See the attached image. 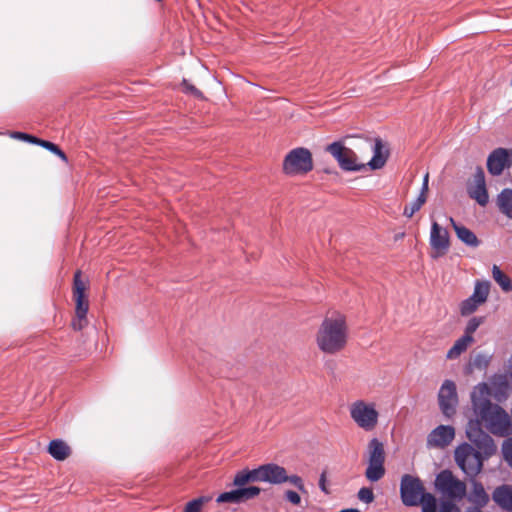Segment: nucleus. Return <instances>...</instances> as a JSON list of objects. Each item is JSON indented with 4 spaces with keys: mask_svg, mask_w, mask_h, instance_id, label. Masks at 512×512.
I'll list each match as a JSON object with an SVG mask.
<instances>
[{
    "mask_svg": "<svg viewBox=\"0 0 512 512\" xmlns=\"http://www.w3.org/2000/svg\"><path fill=\"white\" fill-rule=\"evenodd\" d=\"M466 436L472 444H460L454 452V458L462 472L469 479H474L481 472L484 461L496 453L497 447L493 438L482 429L478 419L468 421Z\"/></svg>",
    "mask_w": 512,
    "mask_h": 512,
    "instance_id": "1",
    "label": "nucleus"
},
{
    "mask_svg": "<svg viewBox=\"0 0 512 512\" xmlns=\"http://www.w3.org/2000/svg\"><path fill=\"white\" fill-rule=\"evenodd\" d=\"M348 331L343 315L326 317L317 332L316 342L319 349L326 354L341 351L347 343Z\"/></svg>",
    "mask_w": 512,
    "mask_h": 512,
    "instance_id": "2",
    "label": "nucleus"
},
{
    "mask_svg": "<svg viewBox=\"0 0 512 512\" xmlns=\"http://www.w3.org/2000/svg\"><path fill=\"white\" fill-rule=\"evenodd\" d=\"M480 423L483 421L486 428L494 435L508 436L512 432L511 421L506 411L498 404H493L489 399L482 401L479 412Z\"/></svg>",
    "mask_w": 512,
    "mask_h": 512,
    "instance_id": "3",
    "label": "nucleus"
},
{
    "mask_svg": "<svg viewBox=\"0 0 512 512\" xmlns=\"http://www.w3.org/2000/svg\"><path fill=\"white\" fill-rule=\"evenodd\" d=\"M313 169L312 153L308 148L297 147L284 157L282 171L287 176L306 175Z\"/></svg>",
    "mask_w": 512,
    "mask_h": 512,
    "instance_id": "4",
    "label": "nucleus"
},
{
    "mask_svg": "<svg viewBox=\"0 0 512 512\" xmlns=\"http://www.w3.org/2000/svg\"><path fill=\"white\" fill-rule=\"evenodd\" d=\"M326 151L337 161L341 170L345 172H358L366 169V165L358 163L354 150L344 145L342 141H334L326 147Z\"/></svg>",
    "mask_w": 512,
    "mask_h": 512,
    "instance_id": "5",
    "label": "nucleus"
},
{
    "mask_svg": "<svg viewBox=\"0 0 512 512\" xmlns=\"http://www.w3.org/2000/svg\"><path fill=\"white\" fill-rule=\"evenodd\" d=\"M384 462L383 443L378 438H372L368 443V466L365 471V476L370 482H377L384 476Z\"/></svg>",
    "mask_w": 512,
    "mask_h": 512,
    "instance_id": "6",
    "label": "nucleus"
},
{
    "mask_svg": "<svg viewBox=\"0 0 512 512\" xmlns=\"http://www.w3.org/2000/svg\"><path fill=\"white\" fill-rule=\"evenodd\" d=\"M425 493H427L425 487L418 477L410 474H404L401 477L400 497L405 506H418Z\"/></svg>",
    "mask_w": 512,
    "mask_h": 512,
    "instance_id": "7",
    "label": "nucleus"
},
{
    "mask_svg": "<svg viewBox=\"0 0 512 512\" xmlns=\"http://www.w3.org/2000/svg\"><path fill=\"white\" fill-rule=\"evenodd\" d=\"M351 418L366 431L374 429L378 422L379 413L373 404H367L362 400L354 402L350 408Z\"/></svg>",
    "mask_w": 512,
    "mask_h": 512,
    "instance_id": "8",
    "label": "nucleus"
},
{
    "mask_svg": "<svg viewBox=\"0 0 512 512\" xmlns=\"http://www.w3.org/2000/svg\"><path fill=\"white\" fill-rule=\"evenodd\" d=\"M438 402L442 413L446 417H452L456 413L458 395L456 384L452 380H445L438 392Z\"/></svg>",
    "mask_w": 512,
    "mask_h": 512,
    "instance_id": "9",
    "label": "nucleus"
},
{
    "mask_svg": "<svg viewBox=\"0 0 512 512\" xmlns=\"http://www.w3.org/2000/svg\"><path fill=\"white\" fill-rule=\"evenodd\" d=\"M489 294V283L476 282L471 296L463 300L460 304V313L462 316H468L475 312L477 308L486 302Z\"/></svg>",
    "mask_w": 512,
    "mask_h": 512,
    "instance_id": "10",
    "label": "nucleus"
},
{
    "mask_svg": "<svg viewBox=\"0 0 512 512\" xmlns=\"http://www.w3.org/2000/svg\"><path fill=\"white\" fill-rule=\"evenodd\" d=\"M512 164V151L506 148L494 149L487 158V170L492 176H499Z\"/></svg>",
    "mask_w": 512,
    "mask_h": 512,
    "instance_id": "11",
    "label": "nucleus"
},
{
    "mask_svg": "<svg viewBox=\"0 0 512 512\" xmlns=\"http://www.w3.org/2000/svg\"><path fill=\"white\" fill-rule=\"evenodd\" d=\"M467 192L470 198L474 199L480 206H486L489 202V195L486 188L485 173L481 166H477L473 177V184L469 185Z\"/></svg>",
    "mask_w": 512,
    "mask_h": 512,
    "instance_id": "12",
    "label": "nucleus"
},
{
    "mask_svg": "<svg viewBox=\"0 0 512 512\" xmlns=\"http://www.w3.org/2000/svg\"><path fill=\"white\" fill-rule=\"evenodd\" d=\"M86 286L81 279V271H76L73 279V298L75 300L76 317H87L89 303L85 295Z\"/></svg>",
    "mask_w": 512,
    "mask_h": 512,
    "instance_id": "13",
    "label": "nucleus"
},
{
    "mask_svg": "<svg viewBox=\"0 0 512 512\" xmlns=\"http://www.w3.org/2000/svg\"><path fill=\"white\" fill-rule=\"evenodd\" d=\"M455 436V430L450 425H439L431 431L427 437V444L435 447H445L449 445Z\"/></svg>",
    "mask_w": 512,
    "mask_h": 512,
    "instance_id": "14",
    "label": "nucleus"
},
{
    "mask_svg": "<svg viewBox=\"0 0 512 512\" xmlns=\"http://www.w3.org/2000/svg\"><path fill=\"white\" fill-rule=\"evenodd\" d=\"M372 152V158L367 164H365L366 167H369L370 170H379L383 168L389 158L390 151L381 138L377 137L374 139Z\"/></svg>",
    "mask_w": 512,
    "mask_h": 512,
    "instance_id": "15",
    "label": "nucleus"
},
{
    "mask_svg": "<svg viewBox=\"0 0 512 512\" xmlns=\"http://www.w3.org/2000/svg\"><path fill=\"white\" fill-rule=\"evenodd\" d=\"M262 482L278 485L287 482L286 469L276 463H266L261 465Z\"/></svg>",
    "mask_w": 512,
    "mask_h": 512,
    "instance_id": "16",
    "label": "nucleus"
},
{
    "mask_svg": "<svg viewBox=\"0 0 512 512\" xmlns=\"http://www.w3.org/2000/svg\"><path fill=\"white\" fill-rule=\"evenodd\" d=\"M430 246L441 253H445L449 248L448 231L442 228L436 221H433L431 224Z\"/></svg>",
    "mask_w": 512,
    "mask_h": 512,
    "instance_id": "17",
    "label": "nucleus"
},
{
    "mask_svg": "<svg viewBox=\"0 0 512 512\" xmlns=\"http://www.w3.org/2000/svg\"><path fill=\"white\" fill-rule=\"evenodd\" d=\"M451 226L453 227L457 238L466 246L476 248L480 245V240L476 234L463 224L454 220L453 217H449Z\"/></svg>",
    "mask_w": 512,
    "mask_h": 512,
    "instance_id": "18",
    "label": "nucleus"
},
{
    "mask_svg": "<svg viewBox=\"0 0 512 512\" xmlns=\"http://www.w3.org/2000/svg\"><path fill=\"white\" fill-rule=\"evenodd\" d=\"M492 499L503 510L512 511V486L503 484L496 487Z\"/></svg>",
    "mask_w": 512,
    "mask_h": 512,
    "instance_id": "19",
    "label": "nucleus"
},
{
    "mask_svg": "<svg viewBox=\"0 0 512 512\" xmlns=\"http://www.w3.org/2000/svg\"><path fill=\"white\" fill-rule=\"evenodd\" d=\"M250 482H262V469L261 465L254 469L244 468L238 471L233 480L235 486H244Z\"/></svg>",
    "mask_w": 512,
    "mask_h": 512,
    "instance_id": "20",
    "label": "nucleus"
},
{
    "mask_svg": "<svg viewBox=\"0 0 512 512\" xmlns=\"http://www.w3.org/2000/svg\"><path fill=\"white\" fill-rule=\"evenodd\" d=\"M472 481V492L468 496V501L473 505H476V509H482L489 502V495L485 491L483 484L477 480L471 479Z\"/></svg>",
    "mask_w": 512,
    "mask_h": 512,
    "instance_id": "21",
    "label": "nucleus"
},
{
    "mask_svg": "<svg viewBox=\"0 0 512 512\" xmlns=\"http://www.w3.org/2000/svg\"><path fill=\"white\" fill-rule=\"evenodd\" d=\"M48 453L57 461L65 460L70 454V447L61 439H53L48 445Z\"/></svg>",
    "mask_w": 512,
    "mask_h": 512,
    "instance_id": "22",
    "label": "nucleus"
},
{
    "mask_svg": "<svg viewBox=\"0 0 512 512\" xmlns=\"http://www.w3.org/2000/svg\"><path fill=\"white\" fill-rule=\"evenodd\" d=\"M474 341L473 336L463 335L457 339L454 345L446 354L447 359H456L468 348V345Z\"/></svg>",
    "mask_w": 512,
    "mask_h": 512,
    "instance_id": "23",
    "label": "nucleus"
},
{
    "mask_svg": "<svg viewBox=\"0 0 512 512\" xmlns=\"http://www.w3.org/2000/svg\"><path fill=\"white\" fill-rule=\"evenodd\" d=\"M497 204L501 212L512 219V189L504 188L497 197Z\"/></svg>",
    "mask_w": 512,
    "mask_h": 512,
    "instance_id": "24",
    "label": "nucleus"
},
{
    "mask_svg": "<svg viewBox=\"0 0 512 512\" xmlns=\"http://www.w3.org/2000/svg\"><path fill=\"white\" fill-rule=\"evenodd\" d=\"M456 477L453 476L452 472L448 469L439 472L435 479V487L443 494L451 487L452 482Z\"/></svg>",
    "mask_w": 512,
    "mask_h": 512,
    "instance_id": "25",
    "label": "nucleus"
},
{
    "mask_svg": "<svg viewBox=\"0 0 512 512\" xmlns=\"http://www.w3.org/2000/svg\"><path fill=\"white\" fill-rule=\"evenodd\" d=\"M492 277L504 292L512 291L511 279L496 264L492 266Z\"/></svg>",
    "mask_w": 512,
    "mask_h": 512,
    "instance_id": "26",
    "label": "nucleus"
},
{
    "mask_svg": "<svg viewBox=\"0 0 512 512\" xmlns=\"http://www.w3.org/2000/svg\"><path fill=\"white\" fill-rule=\"evenodd\" d=\"M419 505H421L422 512H437L438 511L437 499L433 494H431L429 492L425 493L424 496H422L421 502Z\"/></svg>",
    "mask_w": 512,
    "mask_h": 512,
    "instance_id": "27",
    "label": "nucleus"
},
{
    "mask_svg": "<svg viewBox=\"0 0 512 512\" xmlns=\"http://www.w3.org/2000/svg\"><path fill=\"white\" fill-rule=\"evenodd\" d=\"M426 200L427 197L423 196V193H419L418 197L412 202L410 206L404 207L403 215L407 218H411L417 211L421 209Z\"/></svg>",
    "mask_w": 512,
    "mask_h": 512,
    "instance_id": "28",
    "label": "nucleus"
},
{
    "mask_svg": "<svg viewBox=\"0 0 512 512\" xmlns=\"http://www.w3.org/2000/svg\"><path fill=\"white\" fill-rule=\"evenodd\" d=\"M465 492H466V486H465L464 482L455 478L451 484V487L449 488V490H447L445 492V494H447L451 498L460 499L465 495Z\"/></svg>",
    "mask_w": 512,
    "mask_h": 512,
    "instance_id": "29",
    "label": "nucleus"
},
{
    "mask_svg": "<svg viewBox=\"0 0 512 512\" xmlns=\"http://www.w3.org/2000/svg\"><path fill=\"white\" fill-rule=\"evenodd\" d=\"M240 502H245L247 500L253 499L258 496L261 492V489L257 486H237Z\"/></svg>",
    "mask_w": 512,
    "mask_h": 512,
    "instance_id": "30",
    "label": "nucleus"
},
{
    "mask_svg": "<svg viewBox=\"0 0 512 512\" xmlns=\"http://www.w3.org/2000/svg\"><path fill=\"white\" fill-rule=\"evenodd\" d=\"M38 146H41V147L45 148L46 150H48L49 152H51L52 154L56 155L63 162H65V163L68 162V158H67V155L65 154V152L63 150H61L60 147L58 145H56L55 143L48 141V140L41 139Z\"/></svg>",
    "mask_w": 512,
    "mask_h": 512,
    "instance_id": "31",
    "label": "nucleus"
},
{
    "mask_svg": "<svg viewBox=\"0 0 512 512\" xmlns=\"http://www.w3.org/2000/svg\"><path fill=\"white\" fill-rule=\"evenodd\" d=\"M211 499V496H200L198 498H194L186 504L184 512H201L203 505Z\"/></svg>",
    "mask_w": 512,
    "mask_h": 512,
    "instance_id": "32",
    "label": "nucleus"
},
{
    "mask_svg": "<svg viewBox=\"0 0 512 512\" xmlns=\"http://www.w3.org/2000/svg\"><path fill=\"white\" fill-rule=\"evenodd\" d=\"M216 502L217 503H235V504L241 503L240 498H239L238 489L236 488L231 491H226V492L219 494L218 497L216 498Z\"/></svg>",
    "mask_w": 512,
    "mask_h": 512,
    "instance_id": "33",
    "label": "nucleus"
},
{
    "mask_svg": "<svg viewBox=\"0 0 512 512\" xmlns=\"http://www.w3.org/2000/svg\"><path fill=\"white\" fill-rule=\"evenodd\" d=\"M503 460L512 469V437L506 438L501 447Z\"/></svg>",
    "mask_w": 512,
    "mask_h": 512,
    "instance_id": "34",
    "label": "nucleus"
},
{
    "mask_svg": "<svg viewBox=\"0 0 512 512\" xmlns=\"http://www.w3.org/2000/svg\"><path fill=\"white\" fill-rule=\"evenodd\" d=\"M10 137L13 139L21 140V141L31 143L34 145H39V142L41 141L40 138H38L34 135H31V134H28L25 132H19V131L11 132Z\"/></svg>",
    "mask_w": 512,
    "mask_h": 512,
    "instance_id": "35",
    "label": "nucleus"
},
{
    "mask_svg": "<svg viewBox=\"0 0 512 512\" xmlns=\"http://www.w3.org/2000/svg\"><path fill=\"white\" fill-rule=\"evenodd\" d=\"M484 320L485 318L482 316L472 317L465 327L464 335L473 336V333L479 328Z\"/></svg>",
    "mask_w": 512,
    "mask_h": 512,
    "instance_id": "36",
    "label": "nucleus"
},
{
    "mask_svg": "<svg viewBox=\"0 0 512 512\" xmlns=\"http://www.w3.org/2000/svg\"><path fill=\"white\" fill-rule=\"evenodd\" d=\"M181 85H182L183 92L185 94H190L199 100H202L205 98L202 91H200L197 87H195L193 84H191L186 79H183Z\"/></svg>",
    "mask_w": 512,
    "mask_h": 512,
    "instance_id": "37",
    "label": "nucleus"
},
{
    "mask_svg": "<svg viewBox=\"0 0 512 512\" xmlns=\"http://www.w3.org/2000/svg\"><path fill=\"white\" fill-rule=\"evenodd\" d=\"M358 499L366 504H370L374 501V493L373 490L369 487H362L358 491Z\"/></svg>",
    "mask_w": 512,
    "mask_h": 512,
    "instance_id": "38",
    "label": "nucleus"
},
{
    "mask_svg": "<svg viewBox=\"0 0 512 512\" xmlns=\"http://www.w3.org/2000/svg\"><path fill=\"white\" fill-rule=\"evenodd\" d=\"M489 362H490L489 356H487L486 354H483V353H479L475 356V358L473 360V365L477 369L483 370V369L487 368V366L489 365Z\"/></svg>",
    "mask_w": 512,
    "mask_h": 512,
    "instance_id": "39",
    "label": "nucleus"
},
{
    "mask_svg": "<svg viewBox=\"0 0 512 512\" xmlns=\"http://www.w3.org/2000/svg\"><path fill=\"white\" fill-rule=\"evenodd\" d=\"M438 512H461L458 506L452 501L445 500L441 502Z\"/></svg>",
    "mask_w": 512,
    "mask_h": 512,
    "instance_id": "40",
    "label": "nucleus"
},
{
    "mask_svg": "<svg viewBox=\"0 0 512 512\" xmlns=\"http://www.w3.org/2000/svg\"><path fill=\"white\" fill-rule=\"evenodd\" d=\"M287 482L292 483L298 490L305 492L303 480L298 475H287Z\"/></svg>",
    "mask_w": 512,
    "mask_h": 512,
    "instance_id": "41",
    "label": "nucleus"
},
{
    "mask_svg": "<svg viewBox=\"0 0 512 512\" xmlns=\"http://www.w3.org/2000/svg\"><path fill=\"white\" fill-rule=\"evenodd\" d=\"M285 498H286L287 501H289L293 505H299L300 502H301L300 495L297 492L293 491V490L286 491Z\"/></svg>",
    "mask_w": 512,
    "mask_h": 512,
    "instance_id": "42",
    "label": "nucleus"
},
{
    "mask_svg": "<svg viewBox=\"0 0 512 512\" xmlns=\"http://www.w3.org/2000/svg\"><path fill=\"white\" fill-rule=\"evenodd\" d=\"M86 325H87V317L86 316L84 318L76 317V319H73V321H72V327L76 331L82 330Z\"/></svg>",
    "mask_w": 512,
    "mask_h": 512,
    "instance_id": "43",
    "label": "nucleus"
},
{
    "mask_svg": "<svg viewBox=\"0 0 512 512\" xmlns=\"http://www.w3.org/2000/svg\"><path fill=\"white\" fill-rule=\"evenodd\" d=\"M428 189H429V173H426L423 177V182H422L420 193H423V196H426Z\"/></svg>",
    "mask_w": 512,
    "mask_h": 512,
    "instance_id": "44",
    "label": "nucleus"
},
{
    "mask_svg": "<svg viewBox=\"0 0 512 512\" xmlns=\"http://www.w3.org/2000/svg\"><path fill=\"white\" fill-rule=\"evenodd\" d=\"M325 474H321V477H320V480H319V487L320 489L325 492V493H328L327 489H326V485H325Z\"/></svg>",
    "mask_w": 512,
    "mask_h": 512,
    "instance_id": "45",
    "label": "nucleus"
},
{
    "mask_svg": "<svg viewBox=\"0 0 512 512\" xmlns=\"http://www.w3.org/2000/svg\"><path fill=\"white\" fill-rule=\"evenodd\" d=\"M465 512H482V509H476V505L468 507Z\"/></svg>",
    "mask_w": 512,
    "mask_h": 512,
    "instance_id": "46",
    "label": "nucleus"
},
{
    "mask_svg": "<svg viewBox=\"0 0 512 512\" xmlns=\"http://www.w3.org/2000/svg\"><path fill=\"white\" fill-rule=\"evenodd\" d=\"M337 512H361L359 509L357 508H345V509H342L340 511H337Z\"/></svg>",
    "mask_w": 512,
    "mask_h": 512,
    "instance_id": "47",
    "label": "nucleus"
}]
</instances>
